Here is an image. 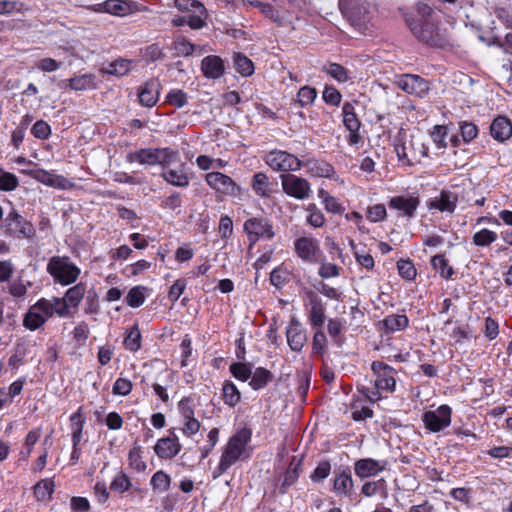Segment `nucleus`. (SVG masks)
<instances>
[{"mask_svg":"<svg viewBox=\"0 0 512 512\" xmlns=\"http://www.w3.org/2000/svg\"><path fill=\"white\" fill-rule=\"evenodd\" d=\"M395 152L400 160H407V163L420 162L421 159L427 156V148L420 138L410 136L407 139L406 133H399L394 140Z\"/></svg>","mask_w":512,"mask_h":512,"instance_id":"obj_1","label":"nucleus"},{"mask_svg":"<svg viewBox=\"0 0 512 512\" xmlns=\"http://www.w3.org/2000/svg\"><path fill=\"white\" fill-rule=\"evenodd\" d=\"M413 35L421 42L435 47H444L449 43L445 30L440 29L430 20L409 22Z\"/></svg>","mask_w":512,"mask_h":512,"instance_id":"obj_2","label":"nucleus"},{"mask_svg":"<svg viewBox=\"0 0 512 512\" xmlns=\"http://www.w3.org/2000/svg\"><path fill=\"white\" fill-rule=\"evenodd\" d=\"M47 272L62 285L74 283L80 275V269L65 256H53L47 264Z\"/></svg>","mask_w":512,"mask_h":512,"instance_id":"obj_3","label":"nucleus"},{"mask_svg":"<svg viewBox=\"0 0 512 512\" xmlns=\"http://www.w3.org/2000/svg\"><path fill=\"white\" fill-rule=\"evenodd\" d=\"M251 436L252 432L249 428H242L237 431L229 439L221 457L231 465L236 463L245 454L246 445L250 442Z\"/></svg>","mask_w":512,"mask_h":512,"instance_id":"obj_4","label":"nucleus"},{"mask_svg":"<svg viewBox=\"0 0 512 512\" xmlns=\"http://www.w3.org/2000/svg\"><path fill=\"white\" fill-rule=\"evenodd\" d=\"M280 178L282 189L288 196L298 200H303L310 196L311 187L305 178L294 174H283Z\"/></svg>","mask_w":512,"mask_h":512,"instance_id":"obj_5","label":"nucleus"},{"mask_svg":"<svg viewBox=\"0 0 512 512\" xmlns=\"http://www.w3.org/2000/svg\"><path fill=\"white\" fill-rule=\"evenodd\" d=\"M3 228L6 234L16 237L31 238L35 234L33 225L26 221L15 210L9 212L4 219Z\"/></svg>","mask_w":512,"mask_h":512,"instance_id":"obj_6","label":"nucleus"},{"mask_svg":"<svg viewBox=\"0 0 512 512\" xmlns=\"http://www.w3.org/2000/svg\"><path fill=\"white\" fill-rule=\"evenodd\" d=\"M266 163L275 171H296L301 167V161L286 151H271L266 156Z\"/></svg>","mask_w":512,"mask_h":512,"instance_id":"obj_7","label":"nucleus"},{"mask_svg":"<svg viewBox=\"0 0 512 512\" xmlns=\"http://www.w3.org/2000/svg\"><path fill=\"white\" fill-rule=\"evenodd\" d=\"M423 422L431 432H439L450 425L451 408L441 405L436 410L427 411L423 415Z\"/></svg>","mask_w":512,"mask_h":512,"instance_id":"obj_8","label":"nucleus"},{"mask_svg":"<svg viewBox=\"0 0 512 512\" xmlns=\"http://www.w3.org/2000/svg\"><path fill=\"white\" fill-rule=\"evenodd\" d=\"M404 92L417 97H425L429 92V83L419 75L404 74L396 82Z\"/></svg>","mask_w":512,"mask_h":512,"instance_id":"obj_9","label":"nucleus"},{"mask_svg":"<svg viewBox=\"0 0 512 512\" xmlns=\"http://www.w3.org/2000/svg\"><path fill=\"white\" fill-rule=\"evenodd\" d=\"M339 8L353 25L364 20L369 4L366 0H339Z\"/></svg>","mask_w":512,"mask_h":512,"instance_id":"obj_10","label":"nucleus"},{"mask_svg":"<svg viewBox=\"0 0 512 512\" xmlns=\"http://www.w3.org/2000/svg\"><path fill=\"white\" fill-rule=\"evenodd\" d=\"M244 230L247 232L249 239L253 243L259 238L271 239L274 236L272 225L263 217L248 219L244 223Z\"/></svg>","mask_w":512,"mask_h":512,"instance_id":"obj_11","label":"nucleus"},{"mask_svg":"<svg viewBox=\"0 0 512 512\" xmlns=\"http://www.w3.org/2000/svg\"><path fill=\"white\" fill-rule=\"evenodd\" d=\"M135 8L136 4L131 0H107L96 5L93 10L96 12H107L116 16H125L132 13Z\"/></svg>","mask_w":512,"mask_h":512,"instance_id":"obj_12","label":"nucleus"},{"mask_svg":"<svg viewBox=\"0 0 512 512\" xmlns=\"http://www.w3.org/2000/svg\"><path fill=\"white\" fill-rule=\"evenodd\" d=\"M206 182L208 185L216 191L233 195L237 190V186L234 181L227 175L221 172H210L206 175Z\"/></svg>","mask_w":512,"mask_h":512,"instance_id":"obj_13","label":"nucleus"},{"mask_svg":"<svg viewBox=\"0 0 512 512\" xmlns=\"http://www.w3.org/2000/svg\"><path fill=\"white\" fill-rule=\"evenodd\" d=\"M154 450L158 457L163 459H171L180 452L181 445L178 442V438L173 435V437L169 436L159 439L154 447Z\"/></svg>","mask_w":512,"mask_h":512,"instance_id":"obj_14","label":"nucleus"},{"mask_svg":"<svg viewBox=\"0 0 512 512\" xmlns=\"http://www.w3.org/2000/svg\"><path fill=\"white\" fill-rule=\"evenodd\" d=\"M297 255L305 261L317 262L316 253L319 250L316 240L308 237H301L295 241Z\"/></svg>","mask_w":512,"mask_h":512,"instance_id":"obj_15","label":"nucleus"},{"mask_svg":"<svg viewBox=\"0 0 512 512\" xmlns=\"http://www.w3.org/2000/svg\"><path fill=\"white\" fill-rule=\"evenodd\" d=\"M160 82L157 79L148 80L139 91V100L143 106H154L159 97Z\"/></svg>","mask_w":512,"mask_h":512,"instance_id":"obj_16","label":"nucleus"},{"mask_svg":"<svg viewBox=\"0 0 512 512\" xmlns=\"http://www.w3.org/2000/svg\"><path fill=\"white\" fill-rule=\"evenodd\" d=\"M385 469V463L371 458L360 459L355 463V474L360 478L374 476Z\"/></svg>","mask_w":512,"mask_h":512,"instance_id":"obj_17","label":"nucleus"},{"mask_svg":"<svg viewBox=\"0 0 512 512\" xmlns=\"http://www.w3.org/2000/svg\"><path fill=\"white\" fill-rule=\"evenodd\" d=\"M201 70L205 77L218 79L224 74V62L219 56H206L201 62Z\"/></svg>","mask_w":512,"mask_h":512,"instance_id":"obj_18","label":"nucleus"},{"mask_svg":"<svg viewBox=\"0 0 512 512\" xmlns=\"http://www.w3.org/2000/svg\"><path fill=\"white\" fill-rule=\"evenodd\" d=\"M286 336L288 345L296 352H300L307 341L305 332L295 320H292L291 325L287 329Z\"/></svg>","mask_w":512,"mask_h":512,"instance_id":"obj_19","label":"nucleus"},{"mask_svg":"<svg viewBox=\"0 0 512 512\" xmlns=\"http://www.w3.org/2000/svg\"><path fill=\"white\" fill-rule=\"evenodd\" d=\"M491 136L498 140L504 141L512 135V124L506 117H497L490 126Z\"/></svg>","mask_w":512,"mask_h":512,"instance_id":"obj_20","label":"nucleus"},{"mask_svg":"<svg viewBox=\"0 0 512 512\" xmlns=\"http://www.w3.org/2000/svg\"><path fill=\"white\" fill-rule=\"evenodd\" d=\"M457 196L449 191H441L440 195L435 197L429 207L438 209L441 212L452 213L455 210Z\"/></svg>","mask_w":512,"mask_h":512,"instance_id":"obj_21","label":"nucleus"},{"mask_svg":"<svg viewBox=\"0 0 512 512\" xmlns=\"http://www.w3.org/2000/svg\"><path fill=\"white\" fill-rule=\"evenodd\" d=\"M310 321L315 328H321L325 321V308L321 300L314 294L310 296Z\"/></svg>","mask_w":512,"mask_h":512,"instance_id":"obj_22","label":"nucleus"},{"mask_svg":"<svg viewBox=\"0 0 512 512\" xmlns=\"http://www.w3.org/2000/svg\"><path fill=\"white\" fill-rule=\"evenodd\" d=\"M419 200L417 198H406L403 196L394 197L390 200V208L403 211L404 215L411 217L417 209Z\"/></svg>","mask_w":512,"mask_h":512,"instance_id":"obj_23","label":"nucleus"},{"mask_svg":"<svg viewBox=\"0 0 512 512\" xmlns=\"http://www.w3.org/2000/svg\"><path fill=\"white\" fill-rule=\"evenodd\" d=\"M159 155L161 154L157 153V149H141L135 153L128 154L127 161H137L141 164L155 165L162 159Z\"/></svg>","mask_w":512,"mask_h":512,"instance_id":"obj_24","label":"nucleus"},{"mask_svg":"<svg viewBox=\"0 0 512 512\" xmlns=\"http://www.w3.org/2000/svg\"><path fill=\"white\" fill-rule=\"evenodd\" d=\"M186 14V22L190 28L198 30L206 25L207 10L204 5H196V8Z\"/></svg>","mask_w":512,"mask_h":512,"instance_id":"obj_25","label":"nucleus"},{"mask_svg":"<svg viewBox=\"0 0 512 512\" xmlns=\"http://www.w3.org/2000/svg\"><path fill=\"white\" fill-rule=\"evenodd\" d=\"M251 186L254 193L261 198L269 197L271 194L269 179L263 172L254 174Z\"/></svg>","mask_w":512,"mask_h":512,"instance_id":"obj_26","label":"nucleus"},{"mask_svg":"<svg viewBox=\"0 0 512 512\" xmlns=\"http://www.w3.org/2000/svg\"><path fill=\"white\" fill-rule=\"evenodd\" d=\"M37 174L36 178L45 185L59 189H67L71 186L69 180L63 176L54 175L44 170L37 172Z\"/></svg>","mask_w":512,"mask_h":512,"instance_id":"obj_27","label":"nucleus"},{"mask_svg":"<svg viewBox=\"0 0 512 512\" xmlns=\"http://www.w3.org/2000/svg\"><path fill=\"white\" fill-rule=\"evenodd\" d=\"M132 66L131 60L126 59H117L110 64H108L106 67H103L101 69V72L104 74L114 75L117 77H121L126 75L130 70Z\"/></svg>","mask_w":512,"mask_h":512,"instance_id":"obj_28","label":"nucleus"},{"mask_svg":"<svg viewBox=\"0 0 512 512\" xmlns=\"http://www.w3.org/2000/svg\"><path fill=\"white\" fill-rule=\"evenodd\" d=\"M273 378L272 373L262 367L256 368V370L251 375V381L249 385L254 390H259L265 387Z\"/></svg>","mask_w":512,"mask_h":512,"instance_id":"obj_29","label":"nucleus"},{"mask_svg":"<svg viewBox=\"0 0 512 512\" xmlns=\"http://www.w3.org/2000/svg\"><path fill=\"white\" fill-rule=\"evenodd\" d=\"M352 488L353 480L349 472L343 471L335 477L333 489L336 493L348 495Z\"/></svg>","mask_w":512,"mask_h":512,"instance_id":"obj_30","label":"nucleus"},{"mask_svg":"<svg viewBox=\"0 0 512 512\" xmlns=\"http://www.w3.org/2000/svg\"><path fill=\"white\" fill-rule=\"evenodd\" d=\"M68 86L76 91L95 88V77L92 74H83L68 80Z\"/></svg>","mask_w":512,"mask_h":512,"instance_id":"obj_31","label":"nucleus"},{"mask_svg":"<svg viewBox=\"0 0 512 512\" xmlns=\"http://www.w3.org/2000/svg\"><path fill=\"white\" fill-rule=\"evenodd\" d=\"M305 166L312 175L318 177H329L333 173V167L325 161L308 160Z\"/></svg>","mask_w":512,"mask_h":512,"instance_id":"obj_32","label":"nucleus"},{"mask_svg":"<svg viewBox=\"0 0 512 512\" xmlns=\"http://www.w3.org/2000/svg\"><path fill=\"white\" fill-rule=\"evenodd\" d=\"M409 320L406 315H389L383 320V324L388 332H396L405 329Z\"/></svg>","mask_w":512,"mask_h":512,"instance_id":"obj_33","label":"nucleus"},{"mask_svg":"<svg viewBox=\"0 0 512 512\" xmlns=\"http://www.w3.org/2000/svg\"><path fill=\"white\" fill-rule=\"evenodd\" d=\"M85 291L86 286L83 283H78L75 286L69 288L64 296L69 307L77 308L84 297Z\"/></svg>","mask_w":512,"mask_h":512,"instance_id":"obj_34","label":"nucleus"},{"mask_svg":"<svg viewBox=\"0 0 512 512\" xmlns=\"http://www.w3.org/2000/svg\"><path fill=\"white\" fill-rule=\"evenodd\" d=\"M147 287L135 286L128 292L126 296L127 304L132 308L140 307L146 299Z\"/></svg>","mask_w":512,"mask_h":512,"instance_id":"obj_35","label":"nucleus"},{"mask_svg":"<svg viewBox=\"0 0 512 512\" xmlns=\"http://www.w3.org/2000/svg\"><path fill=\"white\" fill-rule=\"evenodd\" d=\"M233 62L236 70L242 76H250L254 72L253 62L242 53H235Z\"/></svg>","mask_w":512,"mask_h":512,"instance_id":"obj_36","label":"nucleus"},{"mask_svg":"<svg viewBox=\"0 0 512 512\" xmlns=\"http://www.w3.org/2000/svg\"><path fill=\"white\" fill-rule=\"evenodd\" d=\"M432 267L440 273V276L444 279H449L454 274L453 268L448 264L444 255L438 254L431 259Z\"/></svg>","mask_w":512,"mask_h":512,"instance_id":"obj_37","label":"nucleus"},{"mask_svg":"<svg viewBox=\"0 0 512 512\" xmlns=\"http://www.w3.org/2000/svg\"><path fill=\"white\" fill-rule=\"evenodd\" d=\"M317 97V91L315 88L310 86H303L299 89L295 103L299 104L301 107H305L311 105Z\"/></svg>","mask_w":512,"mask_h":512,"instance_id":"obj_38","label":"nucleus"},{"mask_svg":"<svg viewBox=\"0 0 512 512\" xmlns=\"http://www.w3.org/2000/svg\"><path fill=\"white\" fill-rule=\"evenodd\" d=\"M343 114H344V125L350 132H356L359 130L360 122L356 117V114L353 112V107L350 103H345L343 105Z\"/></svg>","mask_w":512,"mask_h":512,"instance_id":"obj_39","label":"nucleus"},{"mask_svg":"<svg viewBox=\"0 0 512 512\" xmlns=\"http://www.w3.org/2000/svg\"><path fill=\"white\" fill-rule=\"evenodd\" d=\"M54 491V482L51 479H43L34 486V494L38 500L50 498Z\"/></svg>","mask_w":512,"mask_h":512,"instance_id":"obj_40","label":"nucleus"},{"mask_svg":"<svg viewBox=\"0 0 512 512\" xmlns=\"http://www.w3.org/2000/svg\"><path fill=\"white\" fill-rule=\"evenodd\" d=\"M164 179L174 186H187L189 181L187 175L182 170L170 169L163 173Z\"/></svg>","mask_w":512,"mask_h":512,"instance_id":"obj_41","label":"nucleus"},{"mask_svg":"<svg viewBox=\"0 0 512 512\" xmlns=\"http://www.w3.org/2000/svg\"><path fill=\"white\" fill-rule=\"evenodd\" d=\"M171 478L162 470L157 471L151 478V485L154 490L166 492L170 488Z\"/></svg>","mask_w":512,"mask_h":512,"instance_id":"obj_42","label":"nucleus"},{"mask_svg":"<svg viewBox=\"0 0 512 512\" xmlns=\"http://www.w3.org/2000/svg\"><path fill=\"white\" fill-rule=\"evenodd\" d=\"M45 322L46 320L42 317V315L38 314L36 311H33V305L30 307L23 319V325L32 331L40 328Z\"/></svg>","mask_w":512,"mask_h":512,"instance_id":"obj_43","label":"nucleus"},{"mask_svg":"<svg viewBox=\"0 0 512 512\" xmlns=\"http://www.w3.org/2000/svg\"><path fill=\"white\" fill-rule=\"evenodd\" d=\"M230 372L238 380L247 381L251 378L252 366L251 364L241 362L233 363L230 365Z\"/></svg>","mask_w":512,"mask_h":512,"instance_id":"obj_44","label":"nucleus"},{"mask_svg":"<svg viewBox=\"0 0 512 512\" xmlns=\"http://www.w3.org/2000/svg\"><path fill=\"white\" fill-rule=\"evenodd\" d=\"M223 399L225 403L230 406H235L240 401L241 394L237 387L232 382L224 384Z\"/></svg>","mask_w":512,"mask_h":512,"instance_id":"obj_45","label":"nucleus"},{"mask_svg":"<svg viewBox=\"0 0 512 512\" xmlns=\"http://www.w3.org/2000/svg\"><path fill=\"white\" fill-rule=\"evenodd\" d=\"M126 349L137 351L141 347V333L137 326H134L124 339Z\"/></svg>","mask_w":512,"mask_h":512,"instance_id":"obj_46","label":"nucleus"},{"mask_svg":"<svg viewBox=\"0 0 512 512\" xmlns=\"http://www.w3.org/2000/svg\"><path fill=\"white\" fill-rule=\"evenodd\" d=\"M48 302L50 303L53 314H57L59 317H66L70 314V307L65 297H53L51 300H48Z\"/></svg>","mask_w":512,"mask_h":512,"instance_id":"obj_47","label":"nucleus"},{"mask_svg":"<svg viewBox=\"0 0 512 512\" xmlns=\"http://www.w3.org/2000/svg\"><path fill=\"white\" fill-rule=\"evenodd\" d=\"M131 487V482L128 476L123 473L119 472L114 477L113 481L111 482L110 489L115 492L123 493Z\"/></svg>","mask_w":512,"mask_h":512,"instance_id":"obj_48","label":"nucleus"},{"mask_svg":"<svg viewBox=\"0 0 512 512\" xmlns=\"http://www.w3.org/2000/svg\"><path fill=\"white\" fill-rule=\"evenodd\" d=\"M40 434H41V429L40 428H37L35 430H31L27 436H26V439H25V449L21 451V457L23 459H27L30 454H31V451H32V448L33 446L37 443L39 437H40Z\"/></svg>","mask_w":512,"mask_h":512,"instance_id":"obj_49","label":"nucleus"},{"mask_svg":"<svg viewBox=\"0 0 512 512\" xmlns=\"http://www.w3.org/2000/svg\"><path fill=\"white\" fill-rule=\"evenodd\" d=\"M497 238V234L488 229H482L473 236V242L477 246H487L494 242Z\"/></svg>","mask_w":512,"mask_h":512,"instance_id":"obj_50","label":"nucleus"},{"mask_svg":"<svg viewBox=\"0 0 512 512\" xmlns=\"http://www.w3.org/2000/svg\"><path fill=\"white\" fill-rule=\"evenodd\" d=\"M397 268L399 275L406 280H413L416 277V269L410 260H399Z\"/></svg>","mask_w":512,"mask_h":512,"instance_id":"obj_51","label":"nucleus"},{"mask_svg":"<svg viewBox=\"0 0 512 512\" xmlns=\"http://www.w3.org/2000/svg\"><path fill=\"white\" fill-rule=\"evenodd\" d=\"M166 101L177 108H181L187 103V95L180 89H174L167 94Z\"/></svg>","mask_w":512,"mask_h":512,"instance_id":"obj_52","label":"nucleus"},{"mask_svg":"<svg viewBox=\"0 0 512 512\" xmlns=\"http://www.w3.org/2000/svg\"><path fill=\"white\" fill-rule=\"evenodd\" d=\"M128 461L130 467L137 471H143L146 468V463L142 461L141 455H140V447H133L128 454Z\"/></svg>","mask_w":512,"mask_h":512,"instance_id":"obj_53","label":"nucleus"},{"mask_svg":"<svg viewBox=\"0 0 512 512\" xmlns=\"http://www.w3.org/2000/svg\"><path fill=\"white\" fill-rule=\"evenodd\" d=\"M327 73L338 82H346L349 79L348 71L337 63L329 64L326 69Z\"/></svg>","mask_w":512,"mask_h":512,"instance_id":"obj_54","label":"nucleus"},{"mask_svg":"<svg viewBox=\"0 0 512 512\" xmlns=\"http://www.w3.org/2000/svg\"><path fill=\"white\" fill-rule=\"evenodd\" d=\"M31 133L38 139H47L51 134V127L46 121L38 120L32 126Z\"/></svg>","mask_w":512,"mask_h":512,"instance_id":"obj_55","label":"nucleus"},{"mask_svg":"<svg viewBox=\"0 0 512 512\" xmlns=\"http://www.w3.org/2000/svg\"><path fill=\"white\" fill-rule=\"evenodd\" d=\"M331 471V464L328 461H322L314 469L310 478L313 482H319L325 479Z\"/></svg>","mask_w":512,"mask_h":512,"instance_id":"obj_56","label":"nucleus"},{"mask_svg":"<svg viewBox=\"0 0 512 512\" xmlns=\"http://www.w3.org/2000/svg\"><path fill=\"white\" fill-rule=\"evenodd\" d=\"M18 186L17 177L8 172L1 173L0 175V190L12 191Z\"/></svg>","mask_w":512,"mask_h":512,"instance_id":"obj_57","label":"nucleus"},{"mask_svg":"<svg viewBox=\"0 0 512 512\" xmlns=\"http://www.w3.org/2000/svg\"><path fill=\"white\" fill-rule=\"evenodd\" d=\"M309 216L307 217V221L313 227H321L324 224V215L320 210L316 208L314 204H310L308 207Z\"/></svg>","mask_w":512,"mask_h":512,"instance_id":"obj_58","label":"nucleus"},{"mask_svg":"<svg viewBox=\"0 0 512 512\" xmlns=\"http://www.w3.org/2000/svg\"><path fill=\"white\" fill-rule=\"evenodd\" d=\"M396 385V381L394 377L390 375H379L378 378L375 381V387L378 390H385V391H394Z\"/></svg>","mask_w":512,"mask_h":512,"instance_id":"obj_59","label":"nucleus"},{"mask_svg":"<svg viewBox=\"0 0 512 512\" xmlns=\"http://www.w3.org/2000/svg\"><path fill=\"white\" fill-rule=\"evenodd\" d=\"M322 97L325 103L333 106L339 105L341 101V94L336 88L331 86L325 87Z\"/></svg>","mask_w":512,"mask_h":512,"instance_id":"obj_60","label":"nucleus"},{"mask_svg":"<svg viewBox=\"0 0 512 512\" xmlns=\"http://www.w3.org/2000/svg\"><path fill=\"white\" fill-rule=\"evenodd\" d=\"M196 46L189 41H187L185 38H181L175 41V50L177 51L178 55L181 56H190L195 51Z\"/></svg>","mask_w":512,"mask_h":512,"instance_id":"obj_61","label":"nucleus"},{"mask_svg":"<svg viewBox=\"0 0 512 512\" xmlns=\"http://www.w3.org/2000/svg\"><path fill=\"white\" fill-rule=\"evenodd\" d=\"M132 390V383L126 378H118L113 385L112 391L116 395L126 396Z\"/></svg>","mask_w":512,"mask_h":512,"instance_id":"obj_62","label":"nucleus"},{"mask_svg":"<svg viewBox=\"0 0 512 512\" xmlns=\"http://www.w3.org/2000/svg\"><path fill=\"white\" fill-rule=\"evenodd\" d=\"M386 217V208L382 204H377L368 208L367 218L372 222H379Z\"/></svg>","mask_w":512,"mask_h":512,"instance_id":"obj_63","label":"nucleus"},{"mask_svg":"<svg viewBox=\"0 0 512 512\" xmlns=\"http://www.w3.org/2000/svg\"><path fill=\"white\" fill-rule=\"evenodd\" d=\"M340 268L332 263L322 262L318 274L323 279L339 276Z\"/></svg>","mask_w":512,"mask_h":512,"instance_id":"obj_64","label":"nucleus"}]
</instances>
